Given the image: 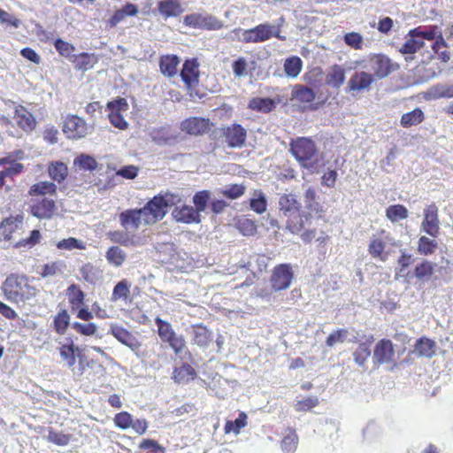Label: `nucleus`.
I'll return each mask as SVG.
<instances>
[{
	"instance_id": "obj_38",
	"label": "nucleus",
	"mask_w": 453,
	"mask_h": 453,
	"mask_svg": "<svg viewBox=\"0 0 453 453\" xmlns=\"http://www.w3.org/2000/svg\"><path fill=\"white\" fill-rule=\"evenodd\" d=\"M79 351V348L76 347L73 342L70 344H65L60 347L59 353L63 360H65L68 367H73L75 364V354Z\"/></svg>"
},
{
	"instance_id": "obj_64",
	"label": "nucleus",
	"mask_w": 453,
	"mask_h": 453,
	"mask_svg": "<svg viewBox=\"0 0 453 453\" xmlns=\"http://www.w3.org/2000/svg\"><path fill=\"white\" fill-rule=\"evenodd\" d=\"M247 67V61L242 57L238 58L232 64L233 73L234 76L238 78L244 77L248 74Z\"/></svg>"
},
{
	"instance_id": "obj_35",
	"label": "nucleus",
	"mask_w": 453,
	"mask_h": 453,
	"mask_svg": "<svg viewBox=\"0 0 453 453\" xmlns=\"http://www.w3.org/2000/svg\"><path fill=\"white\" fill-rule=\"evenodd\" d=\"M292 97L302 103H311L315 98V93L306 86L296 85L292 90Z\"/></svg>"
},
{
	"instance_id": "obj_49",
	"label": "nucleus",
	"mask_w": 453,
	"mask_h": 453,
	"mask_svg": "<svg viewBox=\"0 0 453 453\" xmlns=\"http://www.w3.org/2000/svg\"><path fill=\"white\" fill-rule=\"evenodd\" d=\"M440 34L437 27H417L409 32V35H417L418 38H421V41L424 40L433 41L436 38L437 35Z\"/></svg>"
},
{
	"instance_id": "obj_61",
	"label": "nucleus",
	"mask_w": 453,
	"mask_h": 453,
	"mask_svg": "<svg viewBox=\"0 0 453 453\" xmlns=\"http://www.w3.org/2000/svg\"><path fill=\"white\" fill-rule=\"evenodd\" d=\"M47 440L58 446H66L70 442L71 435L50 430L48 433Z\"/></svg>"
},
{
	"instance_id": "obj_21",
	"label": "nucleus",
	"mask_w": 453,
	"mask_h": 453,
	"mask_svg": "<svg viewBox=\"0 0 453 453\" xmlns=\"http://www.w3.org/2000/svg\"><path fill=\"white\" fill-rule=\"evenodd\" d=\"M279 209L284 216L292 218L299 211V203L294 195H283L279 199Z\"/></svg>"
},
{
	"instance_id": "obj_39",
	"label": "nucleus",
	"mask_w": 453,
	"mask_h": 453,
	"mask_svg": "<svg viewBox=\"0 0 453 453\" xmlns=\"http://www.w3.org/2000/svg\"><path fill=\"white\" fill-rule=\"evenodd\" d=\"M126 257L124 250L118 246L111 247L105 255L107 261L117 267L122 265L126 260Z\"/></svg>"
},
{
	"instance_id": "obj_58",
	"label": "nucleus",
	"mask_w": 453,
	"mask_h": 453,
	"mask_svg": "<svg viewBox=\"0 0 453 453\" xmlns=\"http://www.w3.org/2000/svg\"><path fill=\"white\" fill-rule=\"evenodd\" d=\"M267 260L268 257L264 255H254L250 257L246 266L250 271L257 268L259 272H263L267 267Z\"/></svg>"
},
{
	"instance_id": "obj_3",
	"label": "nucleus",
	"mask_w": 453,
	"mask_h": 453,
	"mask_svg": "<svg viewBox=\"0 0 453 453\" xmlns=\"http://www.w3.org/2000/svg\"><path fill=\"white\" fill-rule=\"evenodd\" d=\"M180 201V196L171 193L154 196L141 208L143 213V226L152 225L162 219L167 213L168 209Z\"/></svg>"
},
{
	"instance_id": "obj_8",
	"label": "nucleus",
	"mask_w": 453,
	"mask_h": 453,
	"mask_svg": "<svg viewBox=\"0 0 453 453\" xmlns=\"http://www.w3.org/2000/svg\"><path fill=\"white\" fill-rule=\"evenodd\" d=\"M63 131L70 139H81L88 134V127L83 119L71 115L65 119Z\"/></svg>"
},
{
	"instance_id": "obj_59",
	"label": "nucleus",
	"mask_w": 453,
	"mask_h": 453,
	"mask_svg": "<svg viewBox=\"0 0 453 453\" xmlns=\"http://www.w3.org/2000/svg\"><path fill=\"white\" fill-rule=\"evenodd\" d=\"M211 199V193L208 190H203L197 192L194 197L193 202L196 205V211L200 214L201 211H203L206 208L208 201Z\"/></svg>"
},
{
	"instance_id": "obj_52",
	"label": "nucleus",
	"mask_w": 453,
	"mask_h": 453,
	"mask_svg": "<svg viewBox=\"0 0 453 453\" xmlns=\"http://www.w3.org/2000/svg\"><path fill=\"white\" fill-rule=\"evenodd\" d=\"M298 444V437L294 431L289 430L281 441V449L285 453H293Z\"/></svg>"
},
{
	"instance_id": "obj_32",
	"label": "nucleus",
	"mask_w": 453,
	"mask_h": 453,
	"mask_svg": "<svg viewBox=\"0 0 453 453\" xmlns=\"http://www.w3.org/2000/svg\"><path fill=\"white\" fill-rule=\"evenodd\" d=\"M74 67L78 70H88L96 63V57L94 54L81 53L73 56Z\"/></svg>"
},
{
	"instance_id": "obj_33",
	"label": "nucleus",
	"mask_w": 453,
	"mask_h": 453,
	"mask_svg": "<svg viewBox=\"0 0 453 453\" xmlns=\"http://www.w3.org/2000/svg\"><path fill=\"white\" fill-rule=\"evenodd\" d=\"M424 119V113L420 108H415L410 112L403 114L401 118V126L409 127L421 123Z\"/></svg>"
},
{
	"instance_id": "obj_51",
	"label": "nucleus",
	"mask_w": 453,
	"mask_h": 453,
	"mask_svg": "<svg viewBox=\"0 0 453 453\" xmlns=\"http://www.w3.org/2000/svg\"><path fill=\"white\" fill-rule=\"evenodd\" d=\"M384 249L385 242L380 239H372L369 244L368 251L372 257L385 261L387 255L383 253Z\"/></svg>"
},
{
	"instance_id": "obj_15",
	"label": "nucleus",
	"mask_w": 453,
	"mask_h": 453,
	"mask_svg": "<svg viewBox=\"0 0 453 453\" xmlns=\"http://www.w3.org/2000/svg\"><path fill=\"white\" fill-rule=\"evenodd\" d=\"M226 142L231 148H241L246 141V130L237 124L227 127L224 131Z\"/></svg>"
},
{
	"instance_id": "obj_63",
	"label": "nucleus",
	"mask_w": 453,
	"mask_h": 453,
	"mask_svg": "<svg viewBox=\"0 0 453 453\" xmlns=\"http://www.w3.org/2000/svg\"><path fill=\"white\" fill-rule=\"evenodd\" d=\"M54 45L58 52L65 58L71 57L75 50L73 45L61 39H57Z\"/></svg>"
},
{
	"instance_id": "obj_9",
	"label": "nucleus",
	"mask_w": 453,
	"mask_h": 453,
	"mask_svg": "<svg viewBox=\"0 0 453 453\" xmlns=\"http://www.w3.org/2000/svg\"><path fill=\"white\" fill-rule=\"evenodd\" d=\"M211 123L209 119L191 117L180 123V129L190 135H202L210 131Z\"/></svg>"
},
{
	"instance_id": "obj_5",
	"label": "nucleus",
	"mask_w": 453,
	"mask_h": 453,
	"mask_svg": "<svg viewBox=\"0 0 453 453\" xmlns=\"http://www.w3.org/2000/svg\"><path fill=\"white\" fill-rule=\"evenodd\" d=\"M294 280V271L290 264L276 265L271 274L270 283L273 291H281L288 288Z\"/></svg>"
},
{
	"instance_id": "obj_28",
	"label": "nucleus",
	"mask_w": 453,
	"mask_h": 453,
	"mask_svg": "<svg viewBox=\"0 0 453 453\" xmlns=\"http://www.w3.org/2000/svg\"><path fill=\"white\" fill-rule=\"evenodd\" d=\"M435 342L428 338H420L415 345V352L419 357L431 358L435 354Z\"/></svg>"
},
{
	"instance_id": "obj_19",
	"label": "nucleus",
	"mask_w": 453,
	"mask_h": 453,
	"mask_svg": "<svg viewBox=\"0 0 453 453\" xmlns=\"http://www.w3.org/2000/svg\"><path fill=\"white\" fill-rule=\"evenodd\" d=\"M111 333L119 342L130 348L132 350L138 349L141 347V343L137 338L119 326H111Z\"/></svg>"
},
{
	"instance_id": "obj_22",
	"label": "nucleus",
	"mask_w": 453,
	"mask_h": 453,
	"mask_svg": "<svg viewBox=\"0 0 453 453\" xmlns=\"http://www.w3.org/2000/svg\"><path fill=\"white\" fill-rule=\"evenodd\" d=\"M157 11L165 19L177 17L182 12L180 1L161 0L157 4Z\"/></svg>"
},
{
	"instance_id": "obj_36",
	"label": "nucleus",
	"mask_w": 453,
	"mask_h": 453,
	"mask_svg": "<svg viewBox=\"0 0 453 453\" xmlns=\"http://www.w3.org/2000/svg\"><path fill=\"white\" fill-rule=\"evenodd\" d=\"M302 66L303 62L300 58L291 57L285 60L284 71L288 77L296 78L300 73Z\"/></svg>"
},
{
	"instance_id": "obj_57",
	"label": "nucleus",
	"mask_w": 453,
	"mask_h": 453,
	"mask_svg": "<svg viewBox=\"0 0 453 453\" xmlns=\"http://www.w3.org/2000/svg\"><path fill=\"white\" fill-rule=\"evenodd\" d=\"M57 248L59 250H73L74 249L83 250L85 249V243L73 237L63 239L57 243Z\"/></svg>"
},
{
	"instance_id": "obj_42",
	"label": "nucleus",
	"mask_w": 453,
	"mask_h": 453,
	"mask_svg": "<svg viewBox=\"0 0 453 453\" xmlns=\"http://www.w3.org/2000/svg\"><path fill=\"white\" fill-rule=\"evenodd\" d=\"M66 295L73 309L79 308L83 303L84 293L75 284L68 287Z\"/></svg>"
},
{
	"instance_id": "obj_24",
	"label": "nucleus",
	"mask_w": 453,
	"mask_h": 453,
	"mask_svg": "<svg viewBox=\"0 0 453 453\" xmlns=\"http://www.w3.org/2000/svg\"><path fill=\"white\" fill-rule=\"evenodd\" d=\"M345 81V70L342 66L334 65L326 76V83L334 88H339Z\"/></svg>"
},
{
	"instance_id": "obj_12",
	"label": "nucleus",
	"mask_w": 453,
	"mask_h": 453,
	"mask_svg": "<svg viewBox=\"0 0 453 453\" xmlns=\"http://www.w3.org/2000/svg\"><path fill=\"white\" fill-rule=\"evenodd\" d=\"M119 221L127 232L134 233L143 225V213L141 209H130L119 214Z\"/></svg>"
},
{
	"instance_id": "obj_46",
	"label": "nucleus",
	"mask_w": 453,
	"mask_h": 453,
	"mask_svg": "<svg viewBox=\"0 0 453 453\" xmlns=\"http://www.w3.org/2000/svg\"><path fill=\"white\" fill-rule=\"evenodd\" d=\"M130 287L131 284L127 280H122L119 282H118L113 288L111 300H126L130 295Z\"/></svg>"
},
{
	"instance_id": "obj_23",
	"label": "nucleus",
	"mask_w": 453,
	"mask_h": 453,
	"mask_svg": "<svg viewBox=\"0 0 453 453\" xmlns=\"http://www.w3.org/2000/svg\"><path fill=\"white\" fill-rule=\"evenodd\" d=\"M180 59L175 55H166L160 58L159 67L165 76L173 77L177 74Z\"/></svg>"
},
{
	"instance_id": "obj_13",
	"label": "nucleus",
	"mask_w": 453,
	"mask_h": 453,
	"mask_svg": "<svg viewBox=\"0 0 453 453\" xmlns=\"http://www.w3.org/2000/svg\"><path fill=\"white\" fill-rule=\"evenodd\" d=\"M365 67L372 71L377 79H383L391 73L390 60L384 55L372 56Z\"/></svg>"
},
{
	"instance_id": "obj_54",
	"label": "nucleus",
	"mask_w": 453,
	"mask_h": 453,
	"mask_svg": "<svg viewBox=\"0 0 453 453\" xmlns=\"http://www.w3.org/2000/svg\"><path fill=\"white\" fill-rule=\"evenodd\" d=\"M132 232L124 231H114L109 233L110 238L112 242L119 243L124 246H129L134 244V238Z\"/></svg>"
},
{
	"instance_id": "obj_34",
	"label": "nucleus",
	"mask_w": 453,
	"mask_h": 453,
	"mask_svg": "<svg viewBox=\"0 0 453 453\" xmlns=\"http://www.w3.org/2000/svg\"><path fill=\"white\" fill-rule=\"evenodd\" d=\"M195 369L188 364H184L173 372V380L178 383H186L194 379Z\"/></svg>"
},
{
	"instance_id": "obj_2",
	"label": "nucleus",
	"mask_w": 453,
	"mask_h": 453,
	"mask_svg": "<svg viewBox=\"0 0 453 453\" xmlns=\"http://www.w3.org/2000/svg\"><path fill=\"white\" fill-rule=\"evenodd\" d=\"M1 289L4 298L14 303H26L33 299L37 289L31 286L25 275L11 274L3 282Z\"/></svg>"
},
{
	"instance_id": "obj_48",
	"label": "nucleus",
	"mask_w": 453,
	"mask_h": 453,
	"mask_svg": "<svg viewBox=\"0 0 453 453\" xmlns=\"http://www.w3.org/2000/svg\"><path fill=\"white\" fill-rule=\"evenodd\" d=\"M435 264L429 261H423L415 268V276L419 280H427L434 273Z\"/></svg>"
},
{
	"instance_id": "obj_41",
	"label": "nucleus",
	"mask_w": 453,
	"mask_h": 453,
	"mask_svg": "<svg viewBox=\"0 0 453 453\" xmlns=\"http://www.w3.org/2000/svg\"><path fill=\"white\" fill-rule=\"evenodd\" d=\"M386 216L392 222H397L408 217V210L402 204L390 205L387 208Z\"/></svg>"
},
{
	"instance_id": "obj_56",
	"label": "nucleus",
	"mask_w": 453,
	"mask_h": 453,
	"mask_svg": "<svg viewBox=\"0 0 453 453\" xmlns=\"http://www.w3.org/2000/svg\"><path fill=\"white\" fill-rule=\"evenodd\" d=\"M74 165L85 171H93L96 168L97 163L89 155L81 154L74 159Z\"/></svg>"
},
{
	"instance_id": "obj_20",
	"label": "nucleus",
	"mask_w": 453,
	"mask_h": 453,
	"mask_svg": "<svg viewBox=\"0 0 453 453\" xmlns=\"http://www.w3.org/2000/svg\"><path fill=\"white\" fill-rule=\"evenodd\" d=\"M374 79L372 74L366 72L355 73L348 82L349 91H361L368 89Z\"/></svg>"
},
{
	"instance_id": "obj_16",
	"label": "nucleus",
	"mask_w": 453,
	"mask_h": 453,
	"mask_svg": "<svg viewBox=\"0 0 453 453\" xmlns=\"http://www.w3.org/2000/svg\"><path fill=\"white\" fill-rule=\"evenodd\" d=\"M14 119L22 131L30 132L35 128L36 120L34 115L22 105L15 107Z\"/></svg>"
},
{
	"instance_id": "obj_26",
	"label": "nucleus",
	"mask_w": 453,
	"mask_h": 453,
	"mask_svg": "<svg viewBox=\"0 0 453 453\" xmlns=\"http://www.w3.org/2000/svg\"><path fill=\"white\" fill-rule=\"evenodd\" d=\"M250 209L257 214H262L267 210V199L261 189H255L250 198Z\"/></svg>"
},
{
	"instance_id": "obj_62",
	"label": "nucleus",
	"mask_w": 453,
	"mask_h": 453,
	"mask_svg": "<svg viewBox=\"0 0 453 453\" xmlns=\"http://www.w3.org/2000/svg\"><path fill=\"white\" fill-rule=\"evenodd\" d=\"M238 229L245 236H253L257 233V225L253 220L244 219L239 221Z\"/></svg>"
},
{
	"instance_id": "obj_6",
	"label": "nucleus",
	"mask_w": 453,
	"mask_h": 453,
	"mask_svg": "<svg viewBox=\"0 0 453 453\" xmlns=\"http://www.w3.org/2000/svg\"><path fill=\"white\" fill-rule=\"evenodd\" d=\"M183 22L185 25L207 30H217L222 27V22L216 17L208 13H191L184 17Z\"/></svg>"
},
{
	"instance_id": "obj_43",
	"label": "nucleus",
	"mask_w": 453,
	"mask_h": 453,
	"mask_svg": "<svg viewBox=\"0 0 453 453\" xmlns=\"http://www.w3.org/2000/svg\"><path fill=\"white\" fill-rule=\"evenodd\" d=\"M371 356L370 344L367 342H362L358 345L357 349L353 353L354 360L357 365L364 367L367 359Z\"/></svg>"
},
{
	"instance_id": "obj_44",
	"label": "nucleus",
	"mask_w": 453,
	"mask_h": 453,
	"mask_svg": "<svg viewBox=\"0 0 453 453\" xmlns=\"http://www.w3.org/2000/svg\"><path fill=\"white\" fill-rule=\"evenodd\" d=\"M410 38L403 44L400 52L403 54H413L424 46V42L417 35H409Z\"/></svg>"
},
{
	"instance_id": "obj_55",
	"label": "nucleus",
	"mask_w": 453,
	"mask_h": 453,
	"mask_svg": "<svg viewBox=\"0 0 453 453\" xmlns=\"http://www.w3.org/2000/svg\"><path fill=\"white\" fill-rule=\"evenodd\" d=\"M70 324V317L65 310L60 311L54 318V327L58 334H64Z\"/></svg>"
},
{
	"instance_id": "obj_45",
	"label": "nucleus",
	"mask_w": 453,
	"mask_h": 453,
	"mask_svg": "<svg viewBox=\"0 0 453 453\" xmlns=\"http://www.w3.org/2000/svg\"><path fill=\"white\" fill-rule=\"evenodd\" d=\"M298 219H289L287 222V228L292 234H299L304 227L305 223L310 220L311 213H304L298 215Z\"/></svg>"
},
{
	"instance_id": "obj_60",
	"label": "nucleus",
	"mask_w": 453,
	"mask_h": 453,
	"mask_svg": "<svg viewBox=\"0 0 453 453\" xmlns=\"http://www.w3.org/2000/svg\"><path fill=\"white\" fill-rule=\"evenodd\" d=\"M437 248V242L434 239L421 236L418 240V251L421 254H432Z\"/></svg>"
},
{
	"instance_id": "obj_53",
	"label": "nucleus",
	"mask_w": 453,
	"mask_h": 453,
	"mask_svg": "<svg viewBox=\"0 0 453 453\" xmlns=\"http://www.w3.org/2000/svg\"><path fill=\"white\" fill-rule=\"evenodd\" d=\"M65 265L60 262H53L50 264H46L43 265L42 270L41 272V276L42 278L56 276L64 273Z\"/></svg>"
},
{
	"instance_id": "obj_47",
	"label": "nucleus",
	"mask_w": 453,
	"mask_h": 453,
	"mask_svg": "<svg viewBox=\"0 0 453 453\" xmlns=\"http://www.w3.org/2000/svg\"><path fill=\"white\" fill-rule=\"evenodd\" d=\"M249 106L252 110L269 112L274 108L275 104L271 98H253L250 100Z\"/></svg>"
},
{
	"instance_id": "obj_18",
	"label": "nucleus",
	"mask_w": 453,
	"mask_h": 453,
	"mask_svg": "<svg viewBox=\"0 0 453 453\" xmlns=\"http://www.w3.org/2000/svg\"><path fill=\"white\" fill-rule=\"evenodd\" d=\"M173 219L181 223L190 224L200 222V214L191 205L176 207L172 212Z\"/></svg>"
},
{
	"instance_id": "obj_31",
	"label": "nucleus",
	"mask_w": 453,
	"mask_h": 453,
	"mask_svg": "<svg viewBox=\"0 0 453 453\" xmlns=\"http://www.w3.org/2000/svg\"><path fill=\"white\" fill-rule=\"evenodd\" d=\"M428 94L434 99L453 97V83H439L430 88Z\"/></svg>"
},
{
	"instance_id": "obj_50",
	"label": "nucleus",
	"mask_w": 453,
	"mask_h": 453,
	"mask_svg": "<svg viewBox=\"0 0 453 453\" xmlns=\"http://www.w3.org/2000/svg\"><path fill=\"white\" fill-rule=\"evenodd\" d=\"M303 202L306 208L311 212H319L320 211V204L317 202V195L315 189L309 188L306 189L303 196Z\"/></svg>"
},
{
	"instance_id": "obj_25",
	"label": "nucleus",
	"mask_w": 453,
	"mask_h": 453,
	"mask_svg": "<svg viewBox=\"0 0 453 453\" xmlns=\"http://www.w3.org/2000/svg\"><path fill=\"white\" fill-rule=\"evenodd\" d=\"M23 225V216L17 215L16 217H9L4 219L2 223L0 228L2 229L3 234L5 239L10 240L12 234L19 230Z\"/></svg>"
},
{
	"instance_id": "obj_7",
	"label": "nucleus",
	"mask_w": 453,
	"mask_h": 453,
	"mask_svg": "<svg viewBox=\"0 0 453 453\" xmlns=\"http://www.w3.org/2000/svg\"><path fill=\"white\" fill-rule=\"evenodd\" d=\"M275 26L269 23L259 24L257 27L244 30L242 34V41L246 43H259L273 37Z\"/></svg>"
},
{
	"instance_id": "obj_40",
	"label": "nucleus",
	"mask_w": 453,
	"mask_h": 453,
	"mask_svg": "<svg viewBox=\"0 0 453 453\" xmlns=\"http://www.w3.org/2000/svg\"><path fill=\"white\" fill-rule=\"evenodd\" d=\"M80 274L84 279V280L93 284L101 278L99 269L89 263L81 267Z\"/></svg>"
},
{
	"instance_id": "obj_17",
	"label": "nucleus",
	"mask_w": 453,
	"mask_h": 453,
	"mask_svg": "<svg viewBox=\"0 0 453 453\" xmlns=\"http://www.w3.org/2000/svg\"><path fill=\"white\" fill-rule=\"evenodd\" d=\"M198 63L196 59L186 60L180 71V76L186 86L190 88L198 82Z\"/></svg>"
},
{
	"instance_id": "obj_37",
	"label": "nucleus",
	"mask_w": 453,
	"mask_h": 453,
	"mask_svg": "<svg viewBox=\"0 0 453 453\" xmlns=\"http://www.w3.org/2000/svg\"><path fill=\"white\" fill-rule=\"evenodd\" d=\"M50 178L58 182L63 181L67 176V167L62 162H54L48 168Z\"/></svg>"
},
{
	"instance_id": "obj_10",
	"label": "nucleus",
	"mask_w": 453,
	"mask_h": 453,
	"mask_svg": "<svg viewBox=\"0 0 453 453\" xmlns=\"http://www.w3.org/2000/svg\"><path fill=\"white\" fill-rule=\"evenodd\" d=\"M439 223L438 208L435 204H430L424 210L421 230L430 236L436 237L440 231Z\"/></svg>"
},
{
	"instance_id": "obj_11",
	"label": "nucleus",
	"mask_w": 453,
	"mask_h": 453,
	"mask_svg": "<svg viewBox=\"0 0 453 453\" xmlns=\"http://www.w3.org/2000/svg\"><path fill=\"white\" fill-rule=\"evenodd\" d=\"M56 211L55 201L46 197L34 200L33 204L30 206L32 215L40 219H51Z\"/></svg>"
},
{
	"instance_id": "obj_14",
	"label": "nucleus",
	"mask_w": 453,
	"mask_h": 453,
	"mask_svg": "<svg viewBox=\"0 0 453 453\" xmlns=\"http://www.w3.org/2000/svg\"><path fill=\"white\" fill-rule=\"evenodd\" d=\"M395 350L390 340L382 339L377 342L373 349L374 362L382 365L394 362Z\"/></svg>"
},
{
	"instance_id": "obj_4",
	"label": "nucleus",
	"mask_w": 453,
	"mask_h": 453,
	"mask_svg": "<svg viewBox=\"0 0 453 453\" xmlns=\"http://www.w3.org/2000/svg\"><path fill=\"white\" fill-rule=\"evenodd\" d=\"M155 323L161 340L167 342L176 355L181 353L186 348V342L183 336L177 334L170 323L158 317L155 319Z\"/></svg>"
},
{
	"instance_id": "obj_27",
	"label": "nucleus",
	"mask_w": 453,
	"mask_h": 453,
	"mask_svg": "<svg viewBox=\"0 0 453 453\" xmlns=\"http://www.w3.org/2000/svg\"><path fill=\"white\" fill-rule=\"evenodd\" d=\"M193 342L201 348H207L211 342V333L203 326L192 327Z\"/></svg>"
},
{
	"instance_id": "obj_29",
	"label": "nucleus",
	"mask_w": 453,
	"mask_h": 453,
	"mask_svg": "<svg viewBox=\"0 0 453 453\" xmlns=\"http://www.w3.org/2000/svg\"><path fill=\"white\" fill-rule=\"evenodd\" d=\"M28 193L30 196H53L57 193V186L50 181H39L30 187Z\"/></svg>"
},
{
	"instance_id": "obj_1",
	"label": "nucleus",
	"mask_w": 453,
	"mask_h": 453,
	"mask_svg": "<svg viewBox=\"0 0 453 453\" xmlns=\"http://www.w3.org/2000/svg\"><path fill=\"white\" fill-rule=\"evenodd\" d=\"M289 145V151L301 167L307 169L310 173L318 171L322 154L311 138L298 137L292 140Z\"/></svg>"
},
{
	"instance_id": "obj_30",
	"label": "nucleus",
	"mask_w": 453,
	"mask_h": 453,
	"mask_svg": "<svg viewBox=\"0 0 453 453\" xmlns=\"http://www.w3.org/2000/svg\"><path fill=\"white\" fill-rule=\"evenodd\" d=\"M245 187L242 184H233L226 186L224 188H219L214 191V195L226 196L228 199H237L244 194Z\"/></svg>"
}]
</instances>
